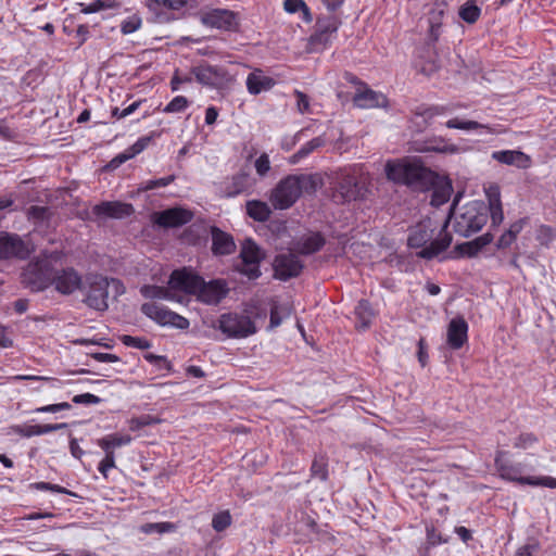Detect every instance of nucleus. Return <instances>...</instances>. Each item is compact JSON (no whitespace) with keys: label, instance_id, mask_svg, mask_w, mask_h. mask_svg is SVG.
Segmentation results:
<instances>
[{"label":"nucleus","instance_id":"obj_1","mask_svg":"<svg viewBox=\"0 0 556 556\" xmlns=\"http://www.w3.org/2000/svg\"><path fill=\"white\" fill-rule=\"evenodd\" d=\"M450 218L446 219L441 228L437 231L431 219L419 223L412 230L408 237V245L410 248H421L417 252V256L425 260H432L444 252L452 243V235L446 228Z\"/></svg>","mask_w":556,"mask_h":556},{"label":"nucleus","instance_id":"obj_2","mask_svg":"<svg viewBox=\"0 0 556 556\" xmlns=\"http://www.w3.org/2000/svg\"><path fill=\"white\" fill-rule=\"evenodd\" d=\"M320 185L317 175H289L275 187L270 194V203L276 210L291 207L302 193H314Z\"/></svg>","mask_w":556,"mask_h":556},{"label":"nucleus","instance_id":"obj_3","mask_svg":"<svg viewBox=\"0 0 556 556\" xmlns=\"http://www.w3.org/2000/svg\"><path fill=\"white\" fill-rule=\"evenodd\" d=\"M386 173L390 180L419 191L427 190L434 181V173L415 161L388 162Z\"/></svg>","mask_w":556,"mask_h":556},{"label":"nucleus","instance_id":"obj_4","mask_svg":"<svg viewBox=\"0 0 556 556\" xmlns=\"http://www.w3.org/2000/svg\"><path fill=\"white\" fill-rule=\"evenodd\" d=\"M59 257V253H52L28 263L22 273V283L34 292L47 289L52 283L54 271L52 261Z\"/></svg>","mask_w":556,"mask_h":556},{"label":"nucleus","instance_id":"obj_5","mask_svg":"<svg viewBox=\"0 0 556 556\" xmlns=\"http://www.w3.org/2000/svg\"><path fill=\"white\" fill-rule=\"evenodd\" d=\"M453 218V229L462 237H470L478 232L488 220L484 205L476 201L469 202L458 212H454Z\"/></svg>","mask_w":556,"mask_h":556},{"label":"nucleus","instance_id":"obj_6","mask_svg":"<svg viewBox=\"0 0 556 556\" xmlns=\"http://www.w3.org/2000/svg\"><path fill=\"white\" fill-rule=\"evenodd\" d=\"M89 290L87 292L85 303L97 311H105L109 307L108 298L109 289L112 288L115 296L125 292L123 283L118 279L106 278L103 276H91L88 278Z\"/></svg>","mask_w":556,"mask_h":556},{"label":"nucleus","instance_id":"obj_7","mask_svg":"<svg viewBox=\"0 0 556 556\" xmlns=\"http://www.w3.org/2000/svg\"><path fill=\"white\" fill-rule=\"evenodd\" d=\"M218 323L219 330L229 338H247L256 332L255 324L245 314H223Z\"/></svg>","mask_w":556,"mask_h":556},{"label":"nucleus","instance_id":"obj_8","mask_svg":"<svg viewBox=\"0 0 556 556\" xmlns=\"http://www.w3.org/2000/svg\"><path fill=\"white\" fill-rule=\"evenodd\" d=\"M341 21L334 15L319 16L316 21L315 33L309 38L312 51H319L326 48L337 33Z\"/></svg>","mask_w":556,"mask_h":556},{"label":"nucleus","instance_id":"obj_9","mask_svg":"<svg viewBox=\"0 0 556 556\" xmlns=\"http://www.w3.org/2000/svg\"><path fill=\"white\" fill-rule=\"evenodd\" d=\"M141 312L162 326H173L178 329H187L189 327L187 318L154 302L142 304Z\"/></svg>","mask_w":556,"mask_h":556},{"label":"nucleus","instance_id":"obj_10","mask_svg":"<svg viewBox=\"0 0 556 556\" xmlns=\"http://www.w3.org/2000/svg\"><path fill=\"white\" fill-rule=\"evenodd\" d=\"M242 265L239 270L250 279H256L261 276L260 263L264 258V253L260 247L251 239L244 240L240 251Z\"/></svg>","mask_w":556,"mask_h":556},{"label":"nucleus","instance_id":"obj_11","mask_svg":"<svg viewBox=\"0 0 556 556\" xmlns=\"http://www.w3.org/2000/svg\"><path fill=\"white\" fill-rule=\"evenodd\" d=\"M362 193V187L357 177L352 173H340L334 182L332 199L337 203H345L356 200Z\"/></svg>","mask_w":556,"mask_h":556},{"label":"nucleus","instance_id":"obj_12","mask_svg":"<svg viewBox=\"0 0 556 556\" xmlns=\"http://www.w3.org/2000/svg\"><path fill=\"white\" fill-rule=\"evenodd\" d=\"M191 73L199 84L210 88H222L230 80L227 71L207 63L193 66Z\"/></svg>","mask_w":556,"mask_h":556},{"label":"nucleus","instance_id":"obj_13","mask_svg":"<svg viewBox=\"0 0 556 556\" xmlns=\"http://www.w3.org/2000/svg\"><path fill=\"white\" fill-rule=\"evenodd\" d=\"M31 250L29 245L16 233L0 232V260H25Z\"/></svg>","mask_w":556,"mask_h":556},{"label":"nucleus","instance_id":"obj_14","mask_svg":"<svg viewBox=\"0 0 556 556\" xmlns=\"http://www.w3.org/2000/svg\"><path fill=\"white\" fill-rule=\"evenodd\" d=\"M191 219L192 213L181 207H172L151 215L152 223L162 228L180 227Z\"/></svg>","mask_w":556,"mask_h":556},{"label":"nucleus","instance_id":"obj_15","mask_svg":"<svg viewBox=\"0 0 556 556\" xmlns=\"http://www.w3.org/2000/svg\"><path fill=\"white\" fill-rule=\"evenodd\" d=\"M303 264L292 252L281 253L274 260L275 276L281 280L296 277L302 271Z\"/></svg>","mask_w":556,"mask_h":556},{"label":"nucleus","instance_id":"obj_16","mask_svg":"<svg viewBox=\"0 0 556 556\" xmlns=\"http://www.w3.org/2000/svg\"><path fill=\"white\" fill-rule=\"evenodd\" d=\"M62 294H71L81 286V276L74 268L54 269L52 283Z\"/></svg>","mask_w":556,"mask_h":556},{"label":"nucleus","instance_id":"obj_17","mask_svg":"<svg viewBox=\"0 0 556 556\" xmlns=\"http://www.w3.org/2000/svg\"><path fill=\"white\" fill-rule=\"evenodd\" d=\"M228 287L225 280L215 279L205 282L202 279L201 287L197 292L198 300L208 304H218L228 293Z\"/></svg>","mask_w":556,"mask_h":556},{"label":"nucleus","instance_id":"obj_18","mask_svg":"<svg viewBox=\"0 0 556 556\" xmlns=\"http://www.w3.org/2000/svg\"><path fill=\"white\" fill-rule=\"evenodd\" d=\"M201 282L202 278L200 276L190 270L182 269L174 270L172 273L168 285L173 290H179L197 295V292L201 287Z\"/></svg>","mask_w":556,"mask_h":556},{"label":"nucleus","instance_id":"obj_19","mask_svg":"<svg viewBox=\"0 0 556 556\" xmlns=\"http://www.w3.org/2000/svg\"><path fill=\"white\" fill-rule=\"evenodd\" d=\"M201 22L211 28L232 30L237 27L236 14L225 9H214L201 16Z\"/></svg>","mask_w":556,"mask_h":556},{"label":"nucleus","instance_id":"obj_20","mask_svg":"<svg viewBox=\"0 0 556 556\" xmlns=\"http://www.w3.org/2000/svg\"><path fill=\"white\" fill-rule=\"evenodd\" d=\"M92 213L98 217L124 218L134 213V207L129 203L104 201L94 205Z\"/></svg>","mask_w":556,"mask_h":556},{"label":"nucleus","instance_id":"obj_21","mask_svg":"<svg viewBox=\"0 0 556 556\" xmlns=\"http://www.w3.org/2000/svg\"><path fill=\"white\" fill-rule=\"evenodd\" d=\"M503 456L504 452H498L495 458L497 471L500 472V476L503 479L516 481L519 482L520 484L536 483L533 477H521L520 465L510 464L506 459H504Z\"/></svg>","mask_w":556,"mask_h":556},{"label":"nucleus","instance_id":"obj_22","mask_svg":"<svg viewBox=\"0 0 556 556\" xmlns=\"http://www.w3.org/2000/svg\"><path fill=\"white\" fill-rule=\"evenodd\" d=\"M468 324L463 317L453 318L447 327V344L454 349H460L467 341Z\"/></svg>","mask_w":556,"mask_h":556},{"label":"nucleus","instance_id":"obj_23","mask_svg":"<svg viewBox=\"0 0 556 556\" xmlns=\"http://www.w3.org/2000/svg\"><path fill=\"white\" fill-rule=\"evenodd\" d=\"M492 159L509 166L526 169L531 166V159L528 154L518 150H502L492 153Z\"/></svg>","mask_w":556,"mask_h":556},{"label":"nucleus","instance_id":"obj_24","mask_svg":"<svg viewBox=\"0 0 556 556\" xmlns=\"http://www.w3.org/2000/svg\"><path fill=\"white\" fill-rule=\"evenodd\" d=\"M353 101L356 106L362 109L383 108L388 103L384 94L366 87L355 93Z\"/></svg>","mask_w":556,"mask_h":556},{"label":"nucleus","instance_id":"obj_25","mask_svg":"<svg viewBox=\"0 0 556 556\" xmlns=\"http://www.w3.org/2000/svg\"><path fill=\"white\" fill-rule=\"evenodd\" d=\"M325 243L326 240L319 232H309L294 242L293 250L302 255H311L318 252Z\"/></svg>","mask_w":556,"mask_h":556},{"label":"nucleus","instance_id":"obj_26","mask_svg":"<svg viewBox=\"0 0 556 556\" xmlns=\"http://www.w3.org/2000/svg\"><path fill=\"white\" fill-rule=\"evenodd\" d=\"M413 149L417 152H438L445 154H456L463 151L462 148L443 138H434L433 140L421 143L415 142Z\"/></svg>","mask_w":556,"mask_h":556},{"label":"nucleus","instance_id":"obj_27","mask_svg":"<svg viewBox=\"0 0 556 556\" xmlns=\"http://www.w3.org/2000/svg\"><path fill=\"white\" fill-rule=\"evenodd\" d=\"M212 251L216 255H228L235 252L236 244L232 237L217 227H212Z\"/></svg>","mask_w":556,"mask_h":556},{"label":"nucleus","instance_id":"obj_28","mask_svg":"<svg viewBox=\"0 0 556 556\" xmlns=\"http://www.w3.org/2000/svg\"><path fill=\"white\" fill-rule=\"evenodd\" d=\"M274 86L275 80L264 75L261 70H254L247 77V89L253 96L270 90Z\"/></svg>","mask_w":556,"mask_h":556},{"label":"nucleus","instance_id":"obj_29","mask_svg":"<svg viewBox=\"0 0 556 556\" xmlns=\"http://www.w3.org/2000/svg\"><path fill=\"white\" fill-rule=\"evenodd\" d=\"M485 192L489 201L492 224L500 225L504 219L500 188L497 186H490Z\"/></svg>","mask_w":556,"mask_h":556},{"label":"nucleus","instance_id":"obj_30","mask_svg":"<svg viewBox=\"0 0 556 556\" xmlns=\"http://www.w3.org/2000/svg\"><path fill=\"white\" fill-rule=\"evenodd\" d=\"M131 442V437L128 434H109L98 440V445L104 452H114L115 447L127 445Z\"/></svg>","mask_w":556,"mask_h":556},{"label":"nucleus","instance_id":"obj_31","mask_svg":"<svg viewBox=\"0 0 556 556\" xmlns=\"http://www.w3.org/2000/svg\"><path fill=\"white\" fill-rule=\"evenodd\" d=\"M447 128L453 129H462V130H473V129H481V134H490L494 135L496 132L495 129L491 128L488 125L480 124L475 121H460L458 118H452L446 122Z\"/></svg>","mask_w":556,"mask_h":556},{"label":"nucleus","instance_id":"obj_32","mask_svg":"<svg viewBox=\"0 0 556 556\" xmlns=\"http://www.w3.org/2000/svg\"><path fill=\"white\" fill-rule=\"evenodd\" d=\"M326 144L325 136H318L303 144L291 157L290 162L292 164L298 163L301 159L308 156L315 150L324 147Z\"/></svg>","mask_w":556,"mask_h":556},{"label":"nucleus","instance_id":"obj_33","mask_svg":"<svg viewBox=\"0 0 556 556\" xmlns=\"http://www.w3.org/2000/svg\"><path fill=\"white\" fill-rule=\"evenodd\" d=\"M247 213L254 220L266 222L270 216L271 210L267 203L252 200L247 203Z\"/></svg>","mask_w":556,"mask_h":556},{"label":"nucleus","instance_id":"obj_34","mask_svg":"<svg viewBox=\"0 0 556 556\" xmlns=\"http://www.w3.org/2000/svg\"><path fill=\"white\" fill-rule=\"evenodd\" d=\"M355 315L357 317V327L366 329L371 324L375 316L370 304L366 300H361L355 307Z\"/></svg>","mask_w":556,"mask_h":556},{"label":"nucleus","instance_id":"obj_35","mask_svg":"<svg viewBox=\"0 0 556 556\" xmlns=\"http://www.w3.org/2000/svg\"><path fill=\"white\" fill-rule=\"evenodd\" d=\"M291 315V306L288 303L283 304H273L270 308V320H269V329H275L281 325L282 320L288 318Z\"/></svg>","mask_w":556,"mask_h":556},{"label":"nucleus","instance_id":"obj_36","mask_svg":"<svg viewBox=\"0 0 556 556\" xmlns=\"http://www.w3.org/2000/svg\"><path fill=\"white\" fill-rule=\"evenodd\" d=\"M480 14L481 10L473 1L465 2L458 10L459 17L468 24L476 23Z\"/></svg>","mask_w":556,"mask_h":556},{"label":"nucleus","instance_id":"obj_37","mask_svg":"<svg viewBox=\"0 0 556 556\" xmlns=\"http://www.w3.org/2000/svg\"><path fill=\"white\" fill-rule=\"evenodd\" d=\"M147 299L174 300L169 289L159 286H143L140 290Z\"/></svg>","mask_w":556,"mask_h":556},{"label":"nucleus","instance_id":"obj_38","mask_svg":"<svg viewBox=\"0 0 556 556\" xmlns=\"http://www.w3.org/2000/svg\"><path fill=\"white\" fill-rule=\"evenodd\" d=\"M252 186V180L248 173H239L232 177L231 190L228 191V195H237Z\"/></svg>","mask_w":556,"mask_h":556},{"label":"nucleus","instance_id":"obj_39","mask_svg":"<svg viewBox=\"0 0 556 556\" xmlns=\"http://www.w3.org/2000/svg\"><path fill=\"white\" fill-rule=\"evenodd\" d=\"M437 108H428L422 112H417L413 122L416 124L419 130L425 129L429 125V121L438 114Z\"/></svg>","mask_w":556,"mask_h":556},{"label":"nucleus","instance_id":"obj_40","mask_svg":"<svg viewBox=\"0 0 556 556\" xmlns=\"http://www.w3.org/2000/svg\"><path fill=\"white\" fill-rule=\"evenodd\" d=\"M175 528V526L170 522H150V523H144L140 527V531L146 533V534H151V533H165V532H169V531H173Z\"/></svg>","mask_w":556,"mask_h":556},{"label":"nucleus","instance_id":"obj_41","mask_svg":"<svg viewBox=\"0 0 556 556\" xmlns=\"http://www.w3.org/2000/svg\"><path fill=\"white\" fill-rule=\"evenodd\" d=\"M231 515L228 510L215 514L212 519V527L215 531L222 532L231 525Z\"/></svg>","mask_w":556,"mask_h":556},{"label":"nucleus","instance_id":"obj_42","mask_svg":"<svg viewBox=\"0 0 556 556\" xmlns=\"http://www.w3.org/2000/svg\"><path fill=\"white\" fill-rule=\"evenodd\" d=\"M160 422V419L151 416V415H143L140 417L131 418L129 420V429L131 431H138L139 429L152 425H156Z\"/></svg>","mask_w":556,"mask_h":556},{"label":"nucleus","instance_id":"obj_43","mask_svg":"<svg viewBox=\"0 0 556 556\" xmlns=\"http://www.w3.org/2000/svg\"><path fill=\"white\" fill-rule=\"evenodd\" d=\"M556 237L554 229L549 226L542 225L536 229L535 239L547 247Z\"/></svg>","mask_w":556,"mask_h":556},{"label":"nucleus","instance_id":"obj_44","mask_svg":"<svg viewBox=\"0 0 556 556\" xmlns=\"http://www.w3.org/2000/svg\"><path fill=\"white\" fill-rule=\"evenodd\" d=\"M121 341L126 346L136 348L139 350H148L151 346L150 341L141 337H132L128 334H124L121 337Z\"/></svg>","mask_w":556,"mask_h":556},{"label":"nucleus","instance_id":"obj_45","mask_svg":"<svg viewBox=\"0 0 556 556\" xmlns=\"http://www.w3.org/2000/svg\"><path fill=\"white\" fill-rule=\"evenodd\" d=\"M538 442V438L535 434L531 433V432H526V433H521L519 434L515 442H514V446L516 448H521V450H527V448H530L532 446H534Z\"/></svg>","mask_w":556,"mask_h":556},{"label":"nucleus","instance_id":"obj_46","mask_svg":"<svg viewBox=\"0 0 556 556\" xmlns=\"http://www.w3.org/2000/svg\"><path fill=\"white\" fill-rule=\"evenodd\" d=\"M189 105V101L184 96L175 97L165 108V113H179L185 111Z\"/></svg>","mask_w":556,"mask_h":556},{"label":"nucleus","instance_id":"obj_47","mask_svg":"<svg viewBox=\"0 0 556 556\" xmlns=\"http://www.w3.org/2000/svg\"><path fill=\"white\" fill-rule=\"evenodd\" d=\"M141 23H142L141 17L134 14L122 22L121 31L124 35L132 34L140 28Z\"/></svg>","mask_w":556,"mask_h":556},{"label":"nucleus","instance_id":"obj_48","mask_svg":"<svg viewBox=\"0 0 556 556\" xmlns=\"http://www.w3.org/2000/svg\"><path fill=\"white\" fill-rule=\"evenodd\" d=\"M312 475L314 477L319 478L320 480H326L328 477L327 470V462L324 457H317L314 459L311 467Z\"/></svg>","mask_w":556,"mask_h":556},{"label":"nucleus","instance_id":"obj_49","mask_svg":"<svg viewBox=\"0 0 556 556\" xmlns=\"http://www.w3.org/2000/svg\"><path fill=\"white\" fill-rule=\"evenodd\" d=\"M49 425H30L26 426L24 428H21L18 430V433H21L24 437H34V435H41L46 433H50Z\"/></svg>","mask_w":556,"mask_h":556},{"label":"nucleus","instance_id":"obj_50","mask_svg":"<svg viewBox=\"0 0 556 556\" xmlns=\"http://www.w3.org/2000/svg\"><path fill=\"white\" fill-rule=\"evenodd\" d=\"M493 240V236L489 232L476 238L472 241L464 242L462 244H458V248H470L475 247L480 252L482 248L490 244Z\"/></svg>","mask_w":556,"mask_h":556},{"label":"nucleus","instance_id":"obj_51","mask_svg":"<svg viewBox=\"0 0 556 556\" xmlns=\"http://www.w3.org/2000/svg\"><path fill=\"white\" fill-rule=\"evenodd\" d=\"M256 173L264 177L270 169L269 156L266 153H262L254 163Z\"/></svg>","mask_w":556,"mask_h":556},{"label":"nucleus","instance_id":"obj_52","mask_svg":"<svg viewBox=\"0 0 556 556\" xmlns=\"http://www.w3.org/2000/svg\"><path fill=\"white\" fill-rule=\"evenodd\" d=\"M27 215L35 220H45L49 218L50 211L46 206L33 205L28 208Z\"/></svg>","mask_w":556,"mask_h":556},{"label":"nucleus","instance_id":"obj_53","mask_svg":"<svg viewBox=\"0 0 556 556\" xmlns=\"http://www.w3.org/2000/svg\"><path fill=\"white\" fill-rule=\"evenodd\" d=\"M115 467V455L114 452H105V457L99 464V471L104 478H108V471Z\"/></svg>","mask_w":556,"mask_h":556},{"label":"nucleus","instance_id":"obj_54","mask_svg":"<svg viewBox=\"0 0 556 556\" xmlns=\"http://www.w3.org/2000/svg\"><path fill=\"white\" fill-rule=\"evenodd\" d=\"M153 135L144 136L139 138L131 147L128 148V151L131 152L132 156L141 153L151 142Z\"/></svg>","mask_w":556,"mask_h":556},{"label":"nucleus","instance_id":"obj_55","mask_svg":"<svg viewBox=\"0 0 556 556\" xmlns=\"http://www.w3.org/2000/svg\"><path fill=\"white\" fill-rule=\"evenodd\" d=\"M294 96L296 98L298 111L301 114L309 112V99H308V97L305 93H303L302 91H300V90H294Z\"/></svg>","mask_w":556,"mask_h":556},{"label":"nucleus","instance_id":"obj_56","mask_svg":"<svg viewBox=\"0 0 556 556\" xmlns=\"http://www.w3.org/2000/svg\"><path fill=\"white\" fill-rule=\"evenodd\" d=\"M444 14V4L437 3L429 13V24L441 26V20Z\"/></svg>","mask_w":556,"mask_h":556},{"label":"nucleus","instance_id":"obj_57","mask_svg":"<svg viewBox=\"0 0 556 556\" xmlns=\"http://www.w3.org/2000/svg\"><path fill=\"white\" fill-rule=\"evenodd\" d=\"M16 379L22 380H40L49 383L51 388L58 389L62 387V382L55 378L41 377V376H16Z\"/></svg>","mask_w":556,"mask_h":556},{"label":"nucleus","instance_id":"obj_58","mask_svg":"<svg viewBox=\"0 0 556 556\" xmlns=\"http://www.w3.org/2000/svg\"><path fill=\"white\" fill-rule=\"evenodd\" d=\"M173 180H174L173 176H167V177L155 179V180H148L144 184L142 189L143 190H152V189H155L159 187H165V186L169 185Z\"/></svg>","mask_w":556,"mask_h":556},{"label":"nucleus","instance_id":"obj_59","mask_svg":"<svg viewBox=\"0 0 556 556\" xmlns=\"http://www.w3.org/2000/svg\"><path fill=\"white\" fill-rule=\"evenodd\" d=\"M73 402L76 404H98L100 399L91 393H84L75 395Z\"/></svg>","mask_w":556,"mask_h":556},{"label":"nucleus","instance_id":"obj_60","mask_svg":"<svg viewBox=\"0 0 556 556\" xmlns=\"http://www.w3.org/2000/svg\"><path fill=\"white\" fill-rule=\"evenodd\" d=\"M305 2L303 0H285L283 9L288 13H295L301 11L302 8L305 7Z\"/></svg>","mask_w":556,"mask_h":556},{"label":"nucleus","instance_id":"obj_61","mask_svg":"<svg viewBox=\"0 0 556 556\" xmlns=\"http://www.w3.org/2000/svg\"><path fill=\"white\" fill-rule=\"evenodd\" d=\"M450 198V191L448 190H434L432 194L431 204L433 205H441L445 202H447Z\"/></svg>","mask_w":556,"mask_h":556},{"label":"nucleus","instance_id":"obj_62","mask_svg":"<svg viewBox=\"0 0 556 556\" xmlns=\"http://www.w3.org/2000/svg\"><path fill=\"white\" fill-rule=\"evenodd\" d=\"M91 357L101 363H117L121 361L117 355L110 353H92Z\"/></svg>","mask_w":556,"mask_h":556},{"label":"nucleus","instance_id":"obj_63","mask_svg":"<svg viewBox=\"0 0 556 556\" xmlns=\"http://www.w3.org/2000/svg\"><path fill=\"white\" fill-rule=\"evenodd\" d=\"M81 9L80 12L85 14H90L100 11L104 8V2L101 0H98L96 2H92L90 4H80Z\"/></svg>","mask_w":556,"mask_h":556},{"label":"nucleus","instance_id":"obj_64","mask_svg":"<svg viewBox=\"0 0 556 556\" xmlns=\"http://www.w3.org/2000/svg\"><path fill=\"white\" fill-rule=\"evenodd\" d=\"M538 548L536 543L523 545L518 548L516 556H533Z\"/></svg>","mask_w":556,"mask_h":556}]
</instances>
